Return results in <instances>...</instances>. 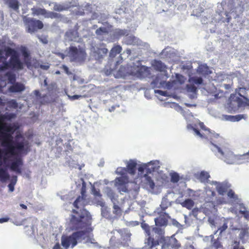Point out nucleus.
I'll return each mask as SVG.
<instances>
[{
	"label": "nucleus",
	"instance_id": "1",
	"mask_svg": "<svg viewBox=\"0 0 249 249\" xmlns=\"http://www.w3.org/2000/svg\"><path fill=\"white\" fill-rule=\"evenodd\" d=\"M72 214L71 215L69 226L71 231H76L70 236H62L61 245L65 249H68L70 245L73 248L77 244V241L84 239V236L86 233L85 231L81 230L87 229L90 225L91 216L89 213L85 209L81 210L80 212L73 209Z\"/></svg>",
	"mask_w": 249,
	"mask_h": 249
},
{
	"label": "nucleus",
	"instance_id": "2",
	"mask_svg": "<svg viewBox=\"0 0 249 249\" xmlns=\"http://www.w3.org/2000/svg\"><path fill=\"white\" fill-rule=\"evenodd\" d=\"M19 50L24 58V62H22L19 56L15 49L10 47H5L3 50L0 49V71L11 69L14 71H20L24 69V64L28 68L32 66L31 56L30 52L27 47L21 46Z\"/></svg>",
	"mask_w": 249,
	"mask_h": 249
},
{
	"label": "nucleus",
	"instance_id": "3",
	"mask_svg": "<svg viewBox=\"0 0 249 249\" xmlns=\"http://www.w3.org/2000/svg\"><path fill=\"white\" fill-rule=\"evenodd\" d=\"M4 119V116L0 115V140L2 146L5 147L3 152L5 155L16 156L24 150V142L14 141L10 134L13 131V127L10 124L3 123Z\"/></svg>",
	"mask_w": 249,
	"mask_h": 249
},
{
	"label": "nucleus",
	"instance_id": "4",
	"mask_svg": "<svg viewBox=\"0 0 249 249\" xmlns=\"http://www.w3.org/2000/svg\"><path fill=\"white\" fill-rule=\"evenodd\" d=\"M142 228L145 232V249H164L165 244L160 245L163 239L164 230L161 228L150 227L146 223H142Z\"/></svg>",
	"mask_w": 249,
	"mask_h": 249
},
{
	"label": "nucleus",
	"instance_id": "5",
	"mask_svg": "<svg viewBox=\"0 0 249 249\" xmlns=\"http://www.w3.org/2000/svg\"><path fill=\"white\" fill-rule=\"evenodd\" d=\"M248 90L249 85L247 87H241L235 89V94L230 95L228 103V109L230 112H235L240 107L249 106V99L242 94H247Z\"/></svg>",
	"mask_w": 249,
	"mask_h": 249
},
{
	"label": "nucleus",
	"instance_id": "6",
	"mask_svg": "<svg viewBox=\"0 0 249 249\" xmlns=\"http://www.w3.org/2000/svg\"><path fill=\"white\" fill-rule=\"evenodd\" d=\"M199 126L200 128L204 131V132H202L201 133L198 129L195 128L192 125L189 124L187 126L188 129H190L193 130L195 134L201 138H205L207 140H209L211 141V142L212 144L216 147L218 149V151L219 153L221 154L222 155H224V152L221 150V149L218 147L214 143H217L219 140H222V138L219 137L218 134H215L212 133L209 129L207 128L206 126L204 125V123L202 122H200L199 123Z\"/></svg>",
	"mask_w": 249,
	"mask_h": 249
},
{
	"label": "nucleus",
	"instance_id": "7",
	"mask_svg": "<svg viewBox=\"0 0 249 249\" xmlns=\"http://www.w3.org/2000/svg\"><path fill=\"white\" fill-rule=\"evenodd\" d=\"M69 56L71 61L81 62L85 61L87 54L84 50L78 49L76 47L71 46L70 47Z\"/></svg>",
	"mask_w": 249,
	"mask_h": 249
},
{
	"label": "nucleus",
	"instance_id": "8",
	"mask_svg": "<svg viewBox=\"0 0 249 249\" xmlns=\"http://www.w3.org/2000/svg\"><path fill=\"white\" fill-rule=\"evenodd\" d=\"M23 21L29 33H33L37 29H41L44 26L41 21L38 19H36L34 18L24 17Z\"/></svg>",
	"mask_w": 249,
	"mask_h": 249
},
{
	"label": "nucleus",
	"instance_id": "9",
	"mask_svg": "<svg viewBox=\"0 0 249 249\" xmlns=\"http://www.w3.org/2000/svg\"><path fill=\"white\" fill-rule=\"evenodd\" d=\"M33 16H43L45 18H59L61 15L53 12L47 11L46 9L41 8H32L31 9Z\"/></svg>",
	"mask_w": 249,
	"mask_h": 249
},
{
	"label": "nucleus",
	"instance_id": "10",
	"mask_svg": "<svg viewBox=\"0 0 249 249\" xmlns=\"http://www.w3.org/2000/svg\"><path fill=\"white\" fill-rule=\"evenodd\" d=\"M204 200L206 203H211L213 206L222 203V200L216 197L215 191L210 188H207L205 190Z\"/></svg>",
	"mask_w": 249,
	"mask_h": 249
},
{
	"label": "nucleus",
	"instance_id": "11",
	"mask_svg": "<svg viewBox=\"0 0 249 249\" xmlns=\"http://www.w3.org/2000/svg\"><path fill=\"white\" fill-rule=\"evenodd\" d=\"M129 183V178L127 176L117 177L114 180L115 186L119 192L126 193L128 192L127 184Z\"/></svg>",
	"mask_w": 249,
	"mask_h": 249
},
{
	"label": "nucleus",
	"instance_id": "12",
	"mask_svg": "<svg viewBox=\"0 0 249 249\" xmlns=\"http://www.w3.org/2000/svg\"><path fill=\"white\" fill-rule=\"evenodd\" d=\"M159 216L155 218L156 227L160 228L167 225L168 220L170 218L169 214L165 212H160L158 213Z\"/></svg>",
	"mask_w": 249,
	"mask_h": 249
},
{
	"label": "nucleus",
	"instance_id": "13",
	"mask_svg": "<svg viewBox=\"0 0 249 249\" xmlns=\"http://www.w3.org/2000/svg\"><path fill=\"white\" fill-rule=\"evenodd\" d=\"M2 150L0 148V166L2 164ZM10 178L9 175L6 169L0 167V179L2 181H5Z\"/></svg>",
	"mask_w": 249,
	"mask_h": 249
},
{
	"label": "nucleus",
	"instance_id": "14",
	"mask_svg": "<svg viewBox=\"0 0 249 249\" xmlns=\"http://www.w3.org/2000/svg\"><path fill=\"white\" fill-rule=\"evenodd\" d=\"M214 184L216 185V189L217 192L221 195H224V194L228 191L230 187L227 183H218L215 182Z\"/></svg>",
	"mask_w": 249,
	"mask_h": 249
},
{
	"label": "nucleus",
	"instance_id": "15",
	"mask_svg": "<svg viewBox=\"0 0 249 249\" xmlns=\"http://www.w3.org/2000/svg\"><path fill=\"white\" fill-rule=\"evenodd\" d=\"M108 50L107 48L105 47L98 48L94 52V56L97 60H100L106 56Z\"/></svg>",
	"mask_w": 249,
	"mask_h": 249
},
{
	"label": "nucleus",
	"instance_id": "16",
	"mask_svg": "<svg viewBox=\"0 0 249 249\" xmlns=\"http://www.w3.org/2000/svg\"><path fill=\"white\" fill-rule=\"evenodd\" d=\"M136 166L137 163L135 161L132 160H129L126 165L127 172L131 175H134L136 172Z\"/></svg>",
	"mask_w": 249,
	"mask_h": 249
},
{
	"label": "nucleus",
	"instance_id": "17",
	"mask_svg": "<svg viewBox=\"0 0 249 249\" xmlns=\"http://www.w3.org/2000/svg\"><path fill=\"white\" fill-rule=\"evenodd\" d=\"M22 164L21 160L20 158L17 159L15 161L12 162L10 165V168L12 171H15L18 173H21V170L19 166Z\"/></svg>",
	"mask_w": 249,
	"mask_h": 249
},
{
	"label": "nucleus",
	"instance_id": "18",
	"mask_svg": "<svg viewBox=\"0 0 249 249\" xmlns=\"http://www.w3.org/2000/svg\"><path fill=\"white\" fill-rule=\"evenodd\" d=\"M25 89V86L23 84L19 83H16L9 88L10 91L12 92H18L23 91Z\"/></svg>",
	"mask_w": 249,
	"mask_h": 249
},
{
	"label": "nucleus",
	"instance_id": "19",
	"mask_svg": "<svg viewBox=\"0 0 249 249\" xmlns=\"http://www.w3.org/2000/svg\"><path fill=\"white\" fill-rule=\"evenodd\" d=\"M5 3L9 7L15 11L19 9V3L18 0H5Z\"/></svg>",
	"mask_w": 249,
	"mask_h": 249
},
{
	"label": "nucleus",
	"instance_id": "20",
	"mask_svg": "<svg viewBox=\"0 0 249 249\" xmlns=\"http://www.w3.org/2000/svg\"><path fill=\"white\" fill-rule=\"evenodd\" d=\"M224 118L226 120L236 122L239 121L242 119H246L247 118V116L244 114H238L235 116L224 115Z\"/></svg>",
	"mask_w": 249,
	"mask_h": 249
},
{
	"label": "nucleus",
	"instance_id": "21",
	"mask_svg": "<svg viewBox=\"0 0 249 249\" xmlns=\"http://www.w3.org/2000/svg\"><path fill=\"white\" fill-rule=\"evenodd\" d=\"M122 50V48L120 45H117L114 46L110 50L109 56L111 58L115 57L118 54H119Z\"/></svg>",
	"mask_w": 249,
	"mask_h": 249
},
{
	"label": "nucleus",
	"instance_id": "22",
	"mask_svg": "<svg viewBox=\"0 0 249 249\" xmlns=\"http://www.w3.org/2000/svg\"><path fill=\"white\" fill-rule=\"evenodd\" d=\"M85 198L79 196L73 202V206L76 209L84 207L85 204Z\"/></svg>",
	"mask_w": 249,
	"mask_h": 249
},
{
	"label": "nucleus",
	"instance_id": "23",
	"mask_svg": "<svg viewBox=\"0 0 249 249\" xmlns=\"http://www.w3.org/2000/svg\"><path fill=\"white\" fill-rule=\"evenodd\" d=\"M180 204L183 207L186 208L188 210H191L193 208L195 203L191 199H187L180 203Z\"/></svg>",
	"mask_w": 249,
	"mask_h": 249
},
{
	"label": "nucleus",
	"instance_id": "24",
	"mask_svg": "<svg viewBox=\"0 0 249 249\" xmlns=\"http://www.w3.org/2000/svg\"><path fill=\"white\" fill-rule=\"evenodd\" d=\"M210 175L208 173L204 171H202L199 176V180L202 182H207L208 178H210Z\"/></svg>",
	"mask_w": 249,
	"mask_h": 249
},
{
	"label": "nucleus",
	"instance_id": "25",
	"mask_svg": "<svg viewBox=\"0 0 249 249\" xmlns=\"http://www.w3.org/2000/svg\"><path fill=\"white\" fill-rule=\"evenodd\" d=\"M155 66L160 71H163L166 68L165 65L161 61H156L155 62Z\"/></svg>",
	"mask_w": 249,
	"mask_h": 249
},
{
	"label": "nucleus",
	"instance_id": "26",
	"mask_svg": "<svg viewBox=\"0 0 249 249\" xmlns=\"http://www.w3.org/2000/svg\"><path fill=\"white\" fill-rule=\"evenodd\" d=\"M187 90L188 92L193 93L196 95L197 92V88L194 85H187L186 86Z\"/></svg>",
	"mask_w": 249,
	"mask_h": 249
},
{
	"label": "nucleus",
	"instance_id": "27",
	"mask_svg": "<svg viewBox=\"0 0 249 249\" xmlns=\"http://www.w3.org/2000/svg\"><path fill=\"white\" fill-rule=\"evenodd\" d=\"M179 180V175L176 172L171 174V181L173 183H177Z\"/></svg>",
	"mask_w": 249,
	"mask_h": 249
},
{
	"label": "nucleus",
	"instance_id": "28",
	"mask_svg": "<svg viewBox=\"0 0 249 249\" xmlns=\"http://www.w3.org/2000/svg\"><path fill=\"white\" fill-rule=\"evenodd\" d=\"M168 202L166 199H163L162 200L161 203L160 205V207L161 208V212H165V211L168 207Z\"/></svg>",
	"mask_w": 249,
	"mask_h": 249
},
{
	"label": "nucleus",
	"instance_id": "29",
	"mask_svg": "<svg viewBox=\"0 0 249 249\" xmlns=\"http://www.w3.org/2000/svg\"><path fill=\"white\" fill-rule=\"evenodd\" d=\"M127 171L126 168L118 167L117 169L116 173L117 174L121 175V176H127L125 175Z\"/></svg>",
	"mask_w": 249,
	"mask_h": 249
},
{
	"label": "nucleus",
	"instance_id": "30",
	"mask_svg": "<svg viewBox=\"0 0 249 249\" xmlns=\"http://www.w3.org/2000/svg\"><path fill=\"white\" fill-rule=\"evenodd\" d=\"M239 159L244 161V162H249V151L239 157Z\"/></svg>",
	"mask_w": 249,
	"mask_h": 249
},
{
	"label": "nucleus",
	"instance_id": "31",
	"mask_svg": "<svg viewBox=\"0 0 249 249\" xmlns=\"http://www.w3.org/2000/svg\"><path fill=\"white\" fill-rule=\"evenodd\" d=\"M136 40V38L134 36H126L125 39V41L126 42L127 44H132L133 42H134Z\"/></svg>",
	"mask_w": 249,
	"mask_h": 249
},
{
	"label": "nucleus",
	"instance_id": "32",
	"mask_svg": "<svg viewBox=\"0 0 249 249\" xmlns=\"http://www.w3.org/2000/svg\"><path fill=\"white\" fill-rule=\"evenodd\" d=\"M17 181V177H15V179H12V181L8 184V188L10 192H13L14 190V186Z\"/></svg>",
	"mask_w": 249,
	"mask_h": 249
},
{
	"label": "nucleus",
	"instance_id": "33",
	"mask_svg": "<svg viewBox=\"0 0 249 249\" xmlns=\"http://www.w3.org/2000/svg\"><path fill=\"white\" fill-rule=\"evenodd\" d=\"M106 33H107V29L104 27H100L96 30V34L97 35H102Z\"/></svg>",
	"mask_w": 249,
	"mask_h": 249
},
{
	"label": "nucleus",
	"instance_id": "34",
	"mask_svg": "<svg viewBox=\"0 0 249 249\" xmlns=\"http://www.w3.org/2000/svg\"><path fill=\"white\" fill-rule=\"evenodd\" d=\"M228 192V194H227V195H228V196L230 198H232V199H235L237 198V196L235 195L234 191L231 190V189H230L229 191H227Z\"/></svg>",
	"mask_w": 249,
	"mask_h": 249
},
{
	"label": "nucleus",
	"instance_id": "35",
	"mask_svg": "<svg viewBox=\"0 0 249 249\" xmlns=\"http://www.w3.org/2000/svg\"><path fill=\"white\" fill-rule=\"evenodd\" d=\"M113 213L116 215H119L121 214V210L119 206L117 205L114 204L113 205Z\"/></svg>",
	"mask_w": 249,
	"mask_h": 249
},
{
	"label": "nucleus",
	"instance_id": "36",
	"mask_svg": "<svg viewBox=\"0 0 249 249\" xmlns=\"http://www.w3.org/2000/svg\"><path fill=\"white\" fill-rule=\"evenodd\" d=\"M192 81L196 84H201L203 82V79L201 77H195L192 78Z\"/></svg>",
	"mask_w": 249,
	"mask_h": 249
},
{
	"label": "nucleus",
	"instance_id": "37",
	"mask_svg": "<svg viewBox=\"0 0 249 249\" xmlns=\"http://www.w3.org/2000/svg\"><path fill=\"white\" fill-rule=\"evenodd\" d=\"M166 246H167V247L168 248H169L170 249H178L180 247V245L178 243H177L176 244H171V243H169L167 244Z\"/></svg>",
	"mask_w": 249,
	"mask_h": 249
},
{
	"label": "nucleus",
	"instance_id": "38",
	"mask_svg": "<svg viewBox=\"0 0 249 249\" xmlns=\"http://www.w3.org/2000/svg\"><path fill=\"white\" fill-rule=\"evenodd\" d=\"M92 193L95 196L100 197L102 196L100 194L99 190L96 189L94 186L92 187Z\"/></svg>",
	"mask_w": 249,
	"mask_h": 249
},
{
	"label": "nucleus",
	"instance_id": "39",
	"mask_svg": "<svg viewBox=\"0 0 249 249\" xmlns=\"http://www.w3.org/2000/svg\"><path fill=\"white\" fill-rule=\"evenodd\" d=\"M86 186L85 182H83L82 184V186L81 189V197H84L86 198Z\"/></svg>",
	"mask_w": 249,
	"mask_h": 249
},
{
	"label": "nucleus",
	"instance_id": "40",
	"mask_svg": "<svg viewBox=\"0 0 249 249\" xmlns=\"http://www.w3.org/2000/svg\"><path fill=\"white\" fill-rule=\"evenodd\" d=\"M6 75L8 77V80L12 82H14L16 80L15 75L13 74H11L9 72L6 73Z\"/></svg>",
	"mask_w": 249,
	"mask_h": 249
},
{
	"label": "nucleus",
	"instance_id": "41",
	"mask_svg": "<svg viewBox=\"0 0 249 249\" xmlns=\"http://www.w3.org/2000/svg\"><path fill=\"white\" fill-rule=\"evenodd\" d=\"M145 177H146L147 180L149 182L150 187L152 189L154 188V187L155 186V183H154V181L152 180V179H151V178L150 177H148V176H145Z\"/></svg>",
	"mask_w": 249,
	"mask_h": 249
},
{
	"label": "nucleus",
	"instance_id": "42",
	"mask_svg": "<svg viewBox=\"0 0 249 249\" xmlns=\"http://www.w3.org/2000/svg\"><path fill=\"white\" fill-rule=\"evenodd\" d=\"M53 8L55 11H62L65 9L64 7L60 5H55Z\"/></svg>",
	"mask_w": 249,
	"mask_h": 249
},
{
	"label": "nucleus",
	"instance_id": "43",
	"mask_svg": "<svg viewBox=\"0 0 249 249\" xmlns=\"http://www.w3.org/2000/svg\"><path fill=\"white\" fill-rule=\"evenodd\" d=\"M233 249H244L243 247H239V242H237L235 241L234 242V246L233 247Z\"/></svg>",
	"mask_w": 249,
	"mask_h": 249
},
{
	"label": "nucleus",
	"instance_id": "44",
	"mask_svg": "<svg viewBox=\"0 0 249 249\" xmlns=\"http://www.w3.org/2000/svg\"><path fill=\"white\" fill-rule=\"evenodd\" d=\"M228 228V226L226 223H224L221 227H220L218 230L220 231V233H221L223 231H225Z\"/></svg>",
	"mask_w": 249,
	"mask_h": 249
},
{
	"label": "nucleus",
	"instance_id": "45",
	"mask_svg": "<svg viewBox=\"0 0 249 249\" xmlns=\"http://www.w3.org/2000/svg\"><path fill=\"white\" fill-rule=\"evenodd\" d=\"M241 213H242L244 217L247 219L249 220V211H240Z\"/></svg>",
	"mask_w": 249,
	"mask_h": 249
},
{
	"label": "nucleus",
	"instance_id": "46",
	"mask_svg": "<svg viewBox=\"0 0 249 249\" xmlns=\"http://www.w3.org/2000/svg\"><path fill=\"white\" fill-rule=\"evenodd\" d=\"M80 97H82V96L79 95H74L71 96H69L70 99L71 100H77L80 98Z\"/></svg>",
	"mask_w": 249,
	"mask_h": 249
},
{
	"label": "nucleus",
	"instance_id": "47",
	"mask_svg": "<svg viewBox=\"0 0 249 249\" xmlns=\"http://www.w3.org/2000/svg\"><path fill=\"white\" fill-rule=\"evenodd\" d=\"M40 68L41 69L47 70L49 69L50 66L49 65H40Z\"/></svg>",
	"mask_w": 249,
	"mask_h": 249
},
{
	"label": "nucleus",
	"instance_id": "48",
	"mask_svg": "<svg viewBox=\"0 0 249 249\" xmlns=\"http://www.w3.org/2000/svg\"><path fill=\"white\" fill-rule=\"evenodd\" d=\"M9 218L8 217H4L0 218V223H2L3 222H7L9 220Z\"/></svg>",
	"mask_w": 249,
	"mask_h": 249
},
{
	"label": "nucleus",
	"instance_id": "49",
	"mask_svg": "<svg viewBox=\"0 0 249 249\" xmlns=\"http://www.w3.org/2000/svg\"><path fill=\"white\" fill-rule=\"evenodd\" d=\"M156 92L159 93L160 95L162 96H165L166 95V92L163 91L162 90H158L156 91Z\"/></svg>",
	"mask_w": 249,
	"mask_h": 249
},
{
	"label": "nucleus",
	"instance_id": "50",
	"mask_svg": "<svg viewBox=\"0 0 249 249\" xmlns=\"http://www.w3.org/2000/svg\"><path fill=\"white\" fill-rule=\"evenodd\" d=\"M225 15L227 17V22H229L230 20L231 19V17L229 16V13L226 12Z\"/></svg>",
	"mask_w": 249,
	"mask_h": 249
},
{
	"label": "nucleus",
	"instance_id": "51",
	"mask_svg": "<svg viewBox=\"0 0 249 249\" xmlns=\"http://www.w3.org/2000/svg\"><path fill=\"white\" fill-rule=\"evenodd\" d=\"M60 246L59 243H57L53 246V249H60Z\"/></svg>",
	"mask_w": 249,
	"mask_h": 249
},
{
	"label": "nucleus",
	"instance_id": "52",
	"mask_svg": "<svg viewBox=\"0 0 249 249\" xmlns=\"http://www.w3.org/2000/svg\"><path fill=\"white\" fill-rule=\"evenodd\" d=\"M187 191L188 193L189 196H191L192 194H193V196L194 194L195 193V192L193 190L189 189V188L187 189Z\"/></svg>",
	"mask_w": 249,
	"mask_h": 249
},
{
	"label": "nucleus",
	"instance_id": "53",
	"mask_svg": "<svg viewBox=\"0 0 249 249\" xmlns=\"http://www.w3.org/2000/svg\"><path fill=\"white\" fill-rule=\"evenodd\" d=\"M64 70H65V71L66 73H67L68 74H70V72L69 71V68L66 66H63Z\"/></svg>",
	"mask_w": 249,
	"mask_h": 249
},
{
	"label": "nucleus",
	"instance_id": "54",
	"mask_svg": "<svg viewBox=\"0 0 249 249\" xmlns=\"http://www.w3.org/2000/svg\"><path fill=\"white\" fill-rule=\"evenodd\" d=\"M224 160L228 163L229 164H232L233 163V161L232 160H230V159H227V158H225V159Z\"/></svg>",
	"mask_w": 249,
	"mask_h": 249
},
{
	"label": "nucleus",
	"instance_id": "55",
	"mask_svg": "<svg viewBox=\"0 0 249 249\" xmlns=\"http://www.w3.org/2000/svg\"><path fill=\"white\" fill-rule=\"evenodd\" d=\"M145 168V166H141L139 167L138 170L140 172H143Z\"/></svg>",
	"mask_w": 249,
	"mask_h": 249
},
{
	"label": "nucleus",
	"instance_id": "56",
	"mask_svg": "<svg viewBox=\"0 0 249 249\" xmlns=\"http://www.w3.org/2000/svg\"><path fill=\"white\" fill-rule=\"evenodd\" d=\"M184 249H195L194 247L192 245L186 246Z\"/></svg>",
	"mask_w": 249,
	"mask_h": 249
},
{
	"label": "nucleus",
	"instance_id": "57",
	"mask_svg": "<svg viewBox=\"0 0 249 249\" xmlns=\"http://www.w3.org/2000/svg\"><path fill=\"white\" fill-rule=\"evenodd\" d=\"M125 53L127 54L128 55H130L131 53V51L130 49H127L125 51Z\"/></svg>",
	"mask_w": 249,
	"mask_h": 249
},
{
	"label": "nucleus",
	"instance_id": "58",
	"mask_svg": "<svg viewBox=\"0 0 249 249\" xmlns=\"http://www.w3.org/2000/svg\"><path fill=\"white\" fill-rule=\"evenodd\" d=\"M120 60H118L116 62V65H118L119 64H120V63H121L123 61V58L122 57L121 55L120 56Z\"/></svg>",
	"mask_w": 249,
	"mask_h": 249
},
{
	"label": "nucleus",
	"instance_id": "59",
	"mask_svg": "<svg viewBox=\"0 0 249 249\" xmlns=\"http://www.w3.org/2000/svg\"><path fill=\"white\" fill-rule=\"evenodd\" d=\"M20 206L23 209H25V210H27V206H26L25 205L23 204H20Z\"/></svg>",
	"mask_w": 249,
	"mask_h": 249
},
{
	"label": "nucleus",
	"instance_id": "60",
	"mask_svg": "<svg viewBox=\"0 0 249 249\" xmlns=\"http://www.w3.org/2000/svg\"><path fill=\"white\" fill-rule=\"evenodd\" d=\"M39 38L43 43H44L45 44L47 43L48 41L46 38H45L44 40H43L42 39L40 38V37H39Z\"/></svg>",
	"mask_w": 249,
	"mask_h": 249
},
{
	"label": "nucleus",
	"instance_id": "61",
	"mask_svg": "<svg viewBox=\"0 0 249 249\" xmlns=\"http://www.w3.org/2000/svg\"><path fill=\"white\" fill-rule=\"evenodd\" d=\"M214 245L216 249L219 248V246L220 245V244L218 243L214 242Z\"/></svg>",
	"mask_w": 249,
	"mask_h": 249
},
{
	"label": "nucleus",
	"instance_id": "62",
	"mask_svg": "<svg viewBox=\"0 0 249 249\" xmlns=\"http://www.w3.org/2000/svg\"><path fill=\"white\" fill-rule=\"evenodd\" d=\"M225 87H226V89H228L230 87V85H227V84H225Z\"/></svg>",
	"mask_w": 249,
	"mask_h": 249
},
{
	"label": "nucleus",
	"instance_id": "63",
	"mask_svg": "<svg viewBox=\"0 0 249 249\" xmlns=\"http://www.w3.org/2000/svg\"><path fill=\"white\" fill-rule=\"evenodd\" d=\"M35 92L37 94L39 93V91L38 90H35Z\"/></svg>",
	"mask_w": 249,
	"mask_h": 249
},
{
	"label": "nucleus",
	"instance_id": "64",
	"mask_svg": "<svg viewBox=\"0 0 249 249\" xmlns=\"http://www.w3.org/2000/svg\"><path fill=\"white\" fill-rule=\"evenodd\" d=\"M56 74H59L60 73V71H56Z\"/></svg>",
	"mask_w": 249,
	"mask_h": 249
}]
</instances>
